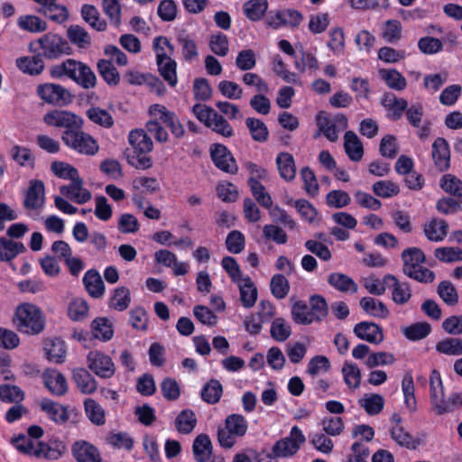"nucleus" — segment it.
<instances>
[{
	"label": "nucleus",
	"mask_w": 462,
	"mask_h": 462,
	"mask_svg": "<svg viewBox=\"0 0 462 462\" xmlns=\"http://www.w3.org/2000/svg\"><path fill=\"white\" fill-rule=\"evenodd\" d=\"M291 315L293 322L298 325L321 323L328 315V305L322 295L314 294L309 298V303L304 300L292 303Z\"/></svg>",
	"instance_id": "obj_1"
},
{
	"label": "nucleus",
	"mask_w": 462,
	"mask_h": 462,
	"mask_svg": "<svg viewBox=\"0 0 462 462\" xmlns=\"http://www.w3.org/2000/svg\"><path fill=\"white\" fill-rule=\"evenodd\" d=\"M128 141L132 148L125 152L127 162L136 169L151 168L152 162L149 153L152 150L153 143L147 133L143 129L132 130L129 133Z\"/></svg>",
	"instance_id": "obj_2"
},
{
	"label": "nucleus",
	"mask_w": 462,
	"mask_h": 462,
	"mask_svg": "<svg viewBox=\"0 0 462 462\" xmlns=\"http://www.w3.org/2000/svg\"><path fill=\"white\" fill-rule=\"evenodd\" d=\"M52 78L68 77L85 89L93 88L97 85V77L91 68L73 59H68L51 69Z\"/></svg>",
	"instance_id": "obj_3"
},
{
	"label": "nucleus",
	"mask_w": 462,
	"mask_h": 462,
	"mask_svg": "<svg viewBox=\"0 0 462 462\" xmlns=\"http://www.w3.org/2000/svg\"><path fill=\"white\" fill-rule=\"evenodd\" d=\"M401 256L403 263L402 272L409 278L424 283L434 281V272L422 266L426 262V256L421 249L418 247L406 248Z\"/></svg>",
	"instance_id": "obj_4"
},
{
	"label": "nucleus",
	"mask_w": 462,
	"mask_h": 462,
	"mask_svg": "<svg viewBox=\"0 0 462 462\" xmlns=\"http://www.w3.org/2000/svg\"><path fill=\"white\" fill-rule=\"evenodd\" d=\"M14 323L21 333L38 335L44 329L45 319L37 306L23 303L15 310Z\"/></svg>",
	"instance_id": "obj_5"
},
{
	"label": "nucleus",
	"mask_w": 462,
	"mask_h": 462,
	"mask_svg": "<svg viewBox=\"0 0 462 462\" xmlns=\"http://www.w3.org/2000/svg\"><path fill=\"white\" fill-rule=\"evenodd\" d=\"M161 44L168 47L171 54L173 52V46L166 37L160 36L153 40V49L156 53L158 71L171 87H175L178 82L177 63L165 52L163 46Z\"/></svg>",
	"instance_id": "obj_6"
},
{
	"label": "nucleus",
	"mask_w": 462,
	"mask_h": 462,
	"mask_svg": "<svg viewBox=\"0 0 462 462\" xmlns=\"http://www.w3.org/2000/svg\"><path fill=\"white\" fill-rule=\"evenodd\" d=\"M34 44L39 45V54L42 58L47 60H57L64 55H69L72 51L68 41L57 33L48 32L34 42H31L30 51L36 52L37 50L33 49Z\"/></svg>",
	"instance_id": "obj_7"
},
{
	"label": "nucleus",
	"mask_w": 462,
	"mask_h": 462,
	"mask_svg": "<svg viewBox=\"0 0 462 462\" xmlns=\"http://www.w3.org/2000/svg\"><path fill=\"white\" fill-rule=\"evenodd\" d=\"M248 422L245 418L237 413L228 415L225 420V426L217 430V440L224 448H231L238 438L245 435Z\"/></svg>",
	"instance_id": "obj_8"
},
{
	"label": "nucleus",
	"mask_w": 462,
	"mask_h": 462,
	"mask_svg": "<svg viewBox=\"0 0 462 462\" xmlns=\"http://www.w3.org/2000/svg\"><path fill=\"white\" fill-rule=\"evenodd\" d=\"M61 140L69 149L79 154L93 156L99 151L97 141L83 128H75L73 131H64Z\"/></svg>",
	"instance_id": "obj_9"
},
{
	"label": "nucleus",
	"mask_w": 462,
	"mask_h": 462,
	"mask_svg": "<svg viewBox=\"0 0 462 462\" xmlns=\"http://www.w3.org/2000/svg\"><path fill=\"white\" fill-rule=\"evenodd\" d=\"M306 438L298 426H293L289 436L277 440L273 446L275 457H291L294 456L305 443Z\"/></svg>",
	"instance_id": "obj_10"
},
{
	"label": "nucleus",
	"mask_w": 462,
	"mask_h": 462,
	"mask_svg": "<svg viewBox=\"0 0 462 462\" xmlns=\"http://www.w3.org/2000/svg\"><path fill=\"white\" fill-rule=\"evenodd\" d=\"M43 122L51 127L63 128L64 131H73L75 128H83L84 120L77 114L62 109H52L43 116Z\"/></svg>",
	"instance_id": "obj_11"
},
{
	"label": "nucleus",
	"mask_w": 462,
	"mask_h": 462,
	"mask_svg": "<svg viewBox=\"0 0 462 462\" xmlns=\"http://www.w3.org/2000/svg\"><path fill=\"white\" fill-rule=\"evenodd\" d=\"M303 21V15L300 12L286 8L275 11H270L265 19L268 27L278 30L282 27H298Z\"/></svg>",
	"instance_id": "obj_12"
},
{
	"label": "nucleus",
	"mask_w": 462,
	"mask_h": 462,
	"mask_svg": "<svg viewBox=\"0 0 462 462\" xmlns=\"http://www.w3.org/2000/svg\"><path fill=\"white\" fill-rule=\"evenodd\" d=\"M38 96L46 103L62 106L72 102V96L64 87L55 83H45L37 88Z\"/></svg>",
	"instance_id": "obj_13"
},
{
	"label": "nucleus",
	"mask_w": 462,
	"mask_h": 462,
	"mask_svg": "<svg viewBox=\"0 0 462 462\" xmlns=\"http://www.w3.org/2000/svg\"><path fill=\"white\" fill-rule=\"evenodd\" d=\"M318 126L328 141L336 142L338 134L347 128L348 120L344 114H337L333 117L319 116Z\"/></svg>",
	"instance_id": "obj_14"
},
{
	"label": "nucleus",
	"mask_w": 462,
	"mask_h": 462,
	"mask_svg": "<svg viewBox=\"0 0 462 462\" xmlns=\"http://www.w3.org/2000/svg\"><path fill=\"white\" fill-rule=\"evenodd\" d=\"M149 114L152 117H158L176 138L183 137L185 131L175 113L169 111L162 105L154 104L150 106Z\"/></svg>",
	"instance_id": "obj_15"
},
{
	"label": "nucleus",
	"mask_w": 462,
	"mask_h": 462,
	"mask_svg": "<svg viewBox=\"0 0 462 462\" xmlns=\"http://www.w3.org/2000/svg\"><path fill=\"white\" fill-rule=\"evenodd\" d=\"M210 156L217 169L231 174L237 172L236 162L231 152L224 144L215 143L211 145Z\"/></svg>",
	"instance_id": "obj_16"
},
{
	"label": "nucleus",
	"mask_w": 462,
	"mask_h": 462,
	"mask_svg": "<svg viewBox=\"0 0 462 462\" xmlns=\"http://www.w3.org/2000/svg\"><path fill=\"white\" fill-rule=\"evenodd\" d=\"M88 368L102 378H110L115 374V365L112 359L99 352L90 351L87 356Z\"/></svg>",
	"instance_id": "obj_17"
},
{
	"label": "nucleus",
	"mask_w": 462,
	"mask_h": 462,
	"mask_svg": "<svg viewBox=\"0 0 462 462\" xmlns=\"http://www.w3.org/2000/svg\"><path fill=\"white\" fill-rule=\"evenodd\" d=\"M380 104L386 110L387 118L393 122L402 117L408 106L406 99L398 97L392 92L384 93L381 97Z\"/></svg>",
	"instance_id": "obj_18"
},
{
	"label": "nucleus",
	"mask_w": 462,
	"mask_h": 462,
	"mask_svg": "<svg viewBox=\"0 0 462 462\" xmlns=\"http://www.w3.org/2000/svg\"><path fill=\"white\" fill-rule=\"evenodd\" d=\"M62 196L78 204H84L91 199V192L83 187L82 179L78 176L69 185L60 187Z\"/></svg>",
	"instance_id": "obj_19"
},
{
	"label": "nucleus",
	"mask_w": 462,
	"mask_h": 462,
	"mask_svg": "<svg viewBox=\"0 0 462 462\" xmlns=\"http://www.w3.org/2000/svg\"><path fill=\"white\" fill-rule=\"evenodd\" d=\"M45 189L42 180H34L30 181V185L25 193L23 207L28 210L40 209L45 202Z\"/></svg>",
	"instance_id": "obj_20"
},
{
	"label": "nucleus",
	"mask_w": 462,
	"mask_h": 462,
	"mask_svg": "<svg viewBox=\"0 0 462 462\" xmlns=\"http://www.w3.org/2000/svg\"><path fill=\"white\" fill-rule=\"evenodd\" d=\"M431 156L435 167L446 171L450 167V150L446 139L438 137L432 143Z\"/></svg>",
	"instance_id": "obj_21"
},
{
	"label": "nucleus",
	"mask_w": 462,
	"mask_h": 462,
	"mask_svg": "<svg viewBox=\"0 0 462 462\" xmlns=\"http://www.w3.org/2000/svg\"><path fill=\"white\" fill-rule=\"evenodd\" d=\"M353 331L359 339L371 344L378 345L383 340L382 328L374 322H359L355 325Z\"/></svg>",
	"instance_id": "obj_22"
},
{
	"label": "nucleus",
	"mask_w": 462,
	"mask_h": 462,
	"mask_svg": "<svg viewBox=\"0 0 462 462\" xmlns=\"http://www.w3.org/2000/svg\"><path fill=\"white\" fill-rule=\"evenodd\" d=\"M384 282L387 283V288L392 290V299L393 302L403 305L410 300L411 291L407 282H401L392 274L384 276Z\"/></svg>",
	"instance_id": "obj_23"
},
{
	"label": "nucleus",
	"mask_w": 462,
	"mask_h": 462,
	"mask_svg": "<svg viewBox=\"0 0 462 462\" xmlns=\"http://www.w3.org/2000/svg\"><path fill=\"white\" fill-rule=\"evenodd\" d=\"M45 387L54 395L62 396L68 391L65 376L56 369H47L42 374Z\"/></svg>",
	"instance_id": "obj_24"
},
{
	"label": "nucleus",
	"mask_w": 462,
	"mask_h": 462,
	"mask_svg": "<svg viewBox=\"0 0 462 462\" xmlns=\"http://www.w3.org/2000/svg\"><path fill=\"white\" fill-rule=\"evenodd\" d=\"M72 453L78 462H102L98 449L84 440L74 443Z\"/></svg>",
	"instance_id": "obj_25"
},
{
	"label": "nucleus",
	"mask_w": 462,
	"mask_h": 462,
	"mask_svg": "<svg viewBox=\"0 0 462 462\" xmlns=\"http://www.w3.org/2000/svg\"><path fill=\"white\" fill-rule=\"evenodd\" d=\"M83 284L88 293L95 299L102 297L105 293V284L96 269L87 271L83 276Z\"/></svg>",
	"instance_id": "obj_26"
},
{
	"label": "nucleus",
	"mask_w": 462,
	"mask_h": 462,
	"mask_svg": "<svg viewBox=\"0 0 462 462\" xmlns=\"http://www.w3.org/2000/svg\"><path fill=\"white\" fill-rule=\"evenodd\" d=\"M72 380L84 394H91L96 392L97 388V381L85 368L73 369Z\"/></svg>",
	"instance_id": "obj_27"
},
{
	"label": "nucleus",
	"mask_w": 462,
	"mask_h": 462,
	"mask_svg": "<svg viewBox=\"0 0 462 462\" xmlns=\"http://www.w3.org/2000/svg\"><path fill=\"white\" fill-rule=\"evenodd\" d=\"M344 149L348 158L353 162H359L364 155L363 144L353 131L346 132L344 135Z\"/></svg>",
	"instance_id": "obj_28"
},
{
	"label": "nucleus",
	"mask_w": 462,
	"mask_h": 462,
	"mask_svg": "<svg viewBox=\"0 0 462 462\" xmlns=\"http://www.w3.org/2000/svg\"><path fill=\"white\" fill-rule=\"evenodd\" d=\"M389 433L393 440L401 447L415 449L420 445V441L415 439L402 425H391Z\"/></svg>",
	"instance_id": "obj_29"
},
{
	"label": "nucleus",
	"mask_w": 462,
	"mask_h": 462,
	"mask_svg": "<svg viewBox=\"0 0 462 462\" xmlns=\"http://www.w3.org/2000/svg\"><path fill=\"white\" fill-rule=\"evenodd\" d=\"M328 283L340 292L356 293L358 286L356 282L346 274L332 273L328 276Z\"/></svg>",
	"instance_id": "obj_30"
},
{
	"label": "nucleus",
	"mask_w": 462,
	"mask_h": 462,
	"mask_svg": "<svg viewBox=\"0 0 462 462\" xmlns=\"http://www.w3.org/2000/svg\"><path fill=\"white\" fill-rule=\"evenodd\" d=\"M17 68L29 75H39L44 69V62L42 55L36 53L32 57H20L15 60Z\"/></svg>",
	"instance_id": "obj_31"
},
{
	"label": "nucleus",
	"mask_w": 462,
	"mask_h": 462,
	"mask_svg": "<svg viewBox=\"0 0 462 462\" xmlns=\"http://www.w3.org/2000/svg\"><path fill=\"white\" fill-rule=\"evenodd\" d=\"M378 74L391 89L402 91L407 87L406 79L395 69H380Z\"/></svg>",
	"instance_id": "obj_32"
},
{
	"label": "nucleus",
	"mask_w": 462,
	"mask_h": 462,
	"mask_svg": "<svg viewBox=\"0 0 462 462\" xmlns=\"http://www.w3.org/2000/svg\"><path fill=\"white\" fill-rule=\"evenodd\" d=\"M276 164L282 179L290 181L295 178L296 167L291 153L280 152L276 157Z\"/></svg>",
	"instance_id": "obj_33"
},
{
	"label": "nucleus",
	"mask_w": 462,
	"mask_h": 462,
	"mask_svg": "<svg viewBox=\"0 0 462 462\" xmlns=\"http://www.w3.org/2000/svg\"><path fill=\"white\" fill-rule=\"evenodd\" d=\"M41 409L46 412L49 418L56 423H64L69 420L67 409L50 399H44L41 402Z\"/></svg>",
	"instance_id": "obj_34"
},
{
	"label": "nucleus",
	"mask_w": 462,
	"mask_h": 462,
	"mask_svg": "<svg viewBox=\"0 0 462 462\" xmlns=\"http://www.w3.org/2000/svg\"><path fill=\"white\" fill-rule=\"evenodd\" d=\"M193 455L197 462H206L212 453V444L207 434L196 437L192 445Z\"/></svg>",
	"instance_id": "obj_35"
},
{
	"label": "nucleus",
	"mask_w": 462,
	"mask_h": 462,
	"mask_svg": "<svg viewBox=\"0 0 462 462\" xmlns=\"http://www.w3.org/2000/svg\"><path fill=\"white\" fill-rule=\"evenodd\" d=\"M448 223L443 219L433 218L424 226V233L430 241H443L448 234Z\"/></svg>",
	"instance_id": "obj_36"
},
{
	"label": "nucleus",
	"mask_w": 462,
	"mask_h": 462,
	"mask_svg": "<svg viewBox=\"0 0 462 462\" xmlns=\"http://www.w3.org/2000/svg\"><path fill=\"white\" fill-rule=\"evenodd\" d=\"M17 26L31 33H40L47 30V23L42 18L33 14L21 15L17 19Z\"/></svg>",
	"instance_id": "obj_37"
},
{
	"label": "nucleus",
	"mask_w": 462,
	"mask_h": 462,
	"mask_svg": "<svg viewBox=\"0 0 462 462\" xmlns=\"http://www.w3.org/2000/svg\"><path fill=\"white\" fill-rule=\"evenodd\" d=\"M197 422L195 412L190 409H185L177 415L174 424L179 433L189 434L195 429Z\"/></svg>",
	"instance_id": "obj_38"
},
{
	"label": "nucleus",
	"mask_w": 462,
	"mask_h": 462,
	"mask_svg": "<svg viewBox=\"0 0 462 462\" xmlns=\"http://www.w3.org/2000/svg\"><path fill=\"white\" fill-rule=\"evenodd\" d=\"M268 5L267 0H249L243 5V11L247 19L258 22L266 14Z\"/></svg>",
	"instance_id": "obj_39"
},
{
	"label": "nucleus",
	"mask_w": 462,
	"mask_h": 462,
	"mask_svg": "<svg viewBox=\"0 0 462 462\" xmlns=\"http://www.w3.org/2000/svg\"><path fill=\"white\" fill-rule=\"evenodd\" d=\"M430 404L434 411L444 398V389L440 374L438 370L433 369L430 376Z\"/></svg>",
	"instance_id": "obj_40"
},
{
	"label": "nucleus",
	"mask_w": 462,
	"mask_h": 462,
	"mask_svg": "<svg viewBox=\"0 0 462 462\" xmlns=\"http://www.w3.org/2000/svg\"><path fill=\"white\" fill-rule=\"evenodd\" d=\"M359 304L363 310L372 317L384 319L389 315L385 304L377 299L364 297L360 300Z\"/></svg>",
	"instance_id": "obj_41"
},
{
	"label": "nucleus",
	"mask_w": 462,
	"mask_h": 462,
	"mask_svg": "<svg viewBox=\"0 0 462 462\" xmlns=\"http://www.w3.org/2000/svg\"><path fill=\"white\" fill-rule=\"evenodd\" d=\"M239 292L243 307L250 309L255 304L258 291L249 277L243 279V282L239 283Z\"/></svg>",
	"instance_id": "obj_42"
},
{
	"label": "nucleus",
	"mask_w": 462,
	"mask_h": 462,
	"mask_svg": "<svg viewBox=\"0 0 462 462\" xmlns=\"http://www.w3.org/2000/svg\"><path fill=\"white\" fill-rule=\"evenodd\" d=\"M45 351L48 359L57 364H62L66 358V344L60 338L55 337L45 344Z\"/></svg>",
	"instance_id": "obj_43"
},
{
	"label": "nucleus",
	"mask_w": 462,
	"mask_h": 462,
	"mask_svg": "<svg viewBox=\"0 0 462 462\" xmlns=\"http://www.w3.org/2000/svg\"><path fill=\"white\" fill-rule=\"evenodd\" d=\"M25 251L26 248L23 243L8 240L4 237L0 238V261H12L19 254Z\"/></svg>",
	"instance_id": "obj_44"
},
{
	"label": "nucleus",
	"mask_w": 462,
	"mask_h": 462,
	"mask_svg": "<svg viewBox=\"0 0 462 462\" xmlns=\"http://www.w3.org/2000/svg\"><path fill=\"white\" fill-rule=\"evenodd\" d=\"M38 13L43 14L51 21L61 24L69 18V11L66 6L58 5L56 2L51 3L44 7H40Z\"/></svg>",
	"instance_id": "obj_45"
},
{
	"label": "nucleus",
	"mask_w": 462,
	"mask_h": 462,
	"mask_svg": "<svg viewBox=\"0 0 462 462\" xmlns=\"http://www.w3.org/2000/svg\"><path fill=\"white\" fill-rule=\"evenodd\" d=\"M223 394V387L217 379H211L206 383L201 389V399L208 403L215 404L219 402Z\"/></svg>",
	"instance_id": "obj_46"
},
{
	"label": "nucleus",
	"mask_w": 462,
	"mask_h": 462,
	"mask_svg": "<svg viewBox=\"0 0 462 462\" xmlns=\"http://www.w3.org/2000/svg\"><path fill=\"white\" fill-rule=\"evenodd\" d=\"M360 407L364 408L365 412L370 415L379 414L384 406V399L381 394L372 393L365 394V396L358 402Z\"/></svg>",
	"instance_id": "obj_47"
},
{
	"label": "nucleus",
	"mask_w": 462,
	"mask_h": 462,
	"mask_svg": "<svg viewBox=\"0 0 462 462\" xmlns=\"http://www.w3.org/2000/svg\"><path fill=\"white\" fill-rule=\"evenodd\" d=\"M97 71L102 79L109 86H116L120 82V75L111 60H99L97 62Z\"/></svg>",
	"instance_id": "obj_48"
},
{
	"label": "nucleus",
	"mask_w": 462,
	"mask_h": 462,
	"mask_svg": "<svg viewBox=\"0 0 462 462\" xmlns=\"http://www.w3.org/2000/svg\"><path fill=\"white\" fill-rule=\"evenodd\" d=\"M87 117L95 125L104 128H111L114 125L113 116L105 109L98 106H91L86 111Z\"/></svg>",
	"instance_id": "obj_49"
},
{
	"label": "nucleus",
	"mask_w": 462,
	"mask_h": 462,
	"mask_svg": "<svg viewBox=\"0 0 462 462\" xmlns=\"http://www.w3.org/2000/svg\"><path fill=\"white\" fill-rule=\"evenodd\" d=\"M91 329L94 337L104 342L113 337L114 330L112 324L106 318H97L91 323Z\"/></svg>",
	"instance_id": "obj_50"
},
{
	"label": "nucleus",
	"mask_w": 462,
	"mask_h": 462,
	"mask_svg": "<svg viewBox=\"0 0 462 462\" xmlns=\"http://www.w3.org/2000/svg\"><path fill=\"white\" fill-rule=\"evenodd\" d=\"M81 15L84 21L97 31L103 32L106 29V21L100 18L98 10L94 5H84L81 7Z\"/></svg>",
	"instance_id": "obj_51"
},
{
	"label": "nucleus",
	"mask_w": 462,
	"mask_h": 462,
	"mask_svg": "<svg viewBox=\"0 0 462 462\" xmlns=\"http://www.w3.org/2000/svg\"><path fill=\"white\" fill-rule=\"evenodd\" d=\"M85 412L88 420L97 426L106 423L105 411L94 399H87L84 402Z\"/></svg>",
	"instance_id": "obj_52"
},
{
	"label": "nucleus",
	"mask_w": 462,
	"mask_h": 462,
	"mask_svg": "<svg viewBox=\"0 0 462 462\" xmlns=\"http://www.w3.org/2000/svg\"><path fill=\"white\" fill-rule=\"evenodd\" d=\"M248 185L255 200L262 207L270 208L273 205V199L270 194L265 190L264 186L254 177L249 178Z\"/></svg>",
	"instance_id": "obj_53"
},
{
	"label": "nucleus",
	"mask_w": 462,
	"mask_h": 462,
	"mask_svg": "<svg viewBox=\"0 0 462 462\" xmlns=\"http://www.w3.org/2000/svg\"><path fill=\"white\" fill-rule=\"evenodd\" d=\"M131 302L130 290L125 286L114 290L109 307L118 311L125 310Z\"/></svg>",
	"instance_id": "obj_54"
},
{
	"label": "nucleus",
	"mask_w": 462,
	"mask_h": 462,
	"mask_svg": "<svg viewBox=\"0 0 462 462\" xmlns=\"http://www.w3.org/2000/svg\"><path fill=\"white\" fill-rule=\"evenodd\" d=\"M436 351L447 356H462V338L447 337L437 342Z\"/></svg>",
	"instance_id": "obj_55"
},
{
	"label": "nucleus",
	"mask_w": 462,
	"mask_h": 462,
	"mask_svg": "<svg viewBox=\"0 0 462 462\" xmlns=\"http://www.w3.org/2000/svg\"><path fill=\"white\" fill-rule=\"evenodd\" d=\"M245 125L254 141L259 143L267 141L269 131L266 125L261 119L248 117L245 120Z\"/></svg>",
	"instance_id": "obj_56"
},
{
	"label": "nucleus",
	"mask_w": 462,
	"mask_h": 462,
	"mask_svg": "<svg viewBox=\"0 0 462 462\" xmlns=\"http://www.w3.org/2000/svg\"><path fill=\"white\" fill-rule=\"evenodd\" d=\"M431 332V326L428 322H417L403 328L404 337L411 341H418L427 337Z\"/></svg>",
	"instance_id": "obj_57"
},
{
	"label": "nucleus",
	"mask_w": 462,
	"mask_h": 462,
	"mask_svg": "<svg viewBox=\"0 0 462 462\" xmlns=\"http://www.w3.org/2000/svg\"><path fill=\"white\" fill-rule=\"evenodd\" d=\"M207 127L210 128L213 132L226 138H230L235 135V131L228 121L218 112H217L211 122L207 124Z\"/></svg>",
	"instance_id": "obj_58"
},
{
	"label": "nucleus",
	"mask_w": 462,
	"mask_h": 462,
	"mask_svg": "<svg viewBox=\"0 0 462 462\" xmlns=\"http://www.w3.org/2000/svg\"><path fill=\"white\" fill-rule=\"evenodd\" d=\"M440 188L448 194L462 198V180L453 174H445L439 180Z\"/></svg>",
	"instance_id": "obj_59"
},
{
	"label": "nucleus",
	"mask_w": 462,
	"mask_h": 462,
	"mask_svg": "<svg viewBox=\"0 0 462 462\" xmlns=\"http://www.w3.org/2000/svg\"><path fill=\"white\" fill-rule=\"evenodd\" d=\"M69 41L79 48H86L91 43L88 32L78 24L70 25L67 31Z\"/></svg>",
	"instance_id": "obj_60"
},
{
	"label": "nucleus",
	"mask_w": 462,
	"mask_h": 462,
	"mask_svg": "<svg viewBox=\"0 0 462 462\" xmlns=\"http://www.w3.org/2000/svg\"><path fill=\"white\" fill-rule=\"evenodd\" d=\"M272 337L279 342H284L291 334V328L283 318H276L271 325Z\"/></svg>",
	"instance_id": "obj_61"
},
{
	"label": "nucleus",
	"mask_w": 462,
	"mask_h": 462,
	"mask_svg": "<svg viewBox=\"0 0 462 462\" xmlns=\"http://www.w3.org/2000/svg\"><path fill=\"white\" fill-rule=\"evenodd\" d=\"M437 292L439 298L448 306H455L458 302L457 291L449 281L440 282Z\"/></svg>",
	"instance_id": "obj_62"
},
{
	"label": "nucleus",
	"mask_w": 462,
	"mask_h": 462,
	"mask_svg": "<svg viewBox=\"0 0 462 462\" xmlns=\"http://www.w3.org/2000/svg\"><path fill=\"white\" fill-rule=\"evenodd\" d=\"M270 289L276 299H284L290 291L289 281L283 274H274L270 282Z\"/></svg>",
	"instance_id": "obj_63"
},
{
	"label": "nucleus",
	"mask_w": 462,
	"mask_h": 462,
	"mask_svg": "<svg viewBox=\"0 0 462 462\" xmlns=\"http://www.w3.org/2000/svg\"><path fill=\"white\" fill-rule=\"evenodd\" d=\"M434 256L442 263H455L462 261V248L443 246L435 249Z\"/></svg>",
	"instance_id": "obj_64"
}]
</instances>
